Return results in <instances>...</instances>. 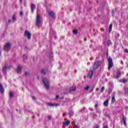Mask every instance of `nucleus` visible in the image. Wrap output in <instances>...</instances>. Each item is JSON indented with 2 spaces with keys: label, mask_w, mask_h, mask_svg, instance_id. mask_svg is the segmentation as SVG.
<instances>
[{
  "label": "nucleus",
  "mask_w": 128,
  "mask_h": 128,
  "mask_svg": "<svg viewBox=\"0 0 128 128\" xmlns=\"http://www.w3.org/2000/svg\"><path fill=\"white\" fill-rule=\"evenodd\" d=\"M42 82H43L46 88L48 90L50 88V82H48V80L46 79V78H42Z\"/></svg>",
  "instance_id": "1"
},
{
  "label": "nucleus",
  "mask_w": 128,
  "mask_h": 128,
  "mask_svg": "<svg viewBox=\"0 0 128 128\" xmlns=\"http://www.w3.org/2000/svg\"><path fill=\"white\" fill-rule=\"evenodd\" d=\"M100 64H102V61L95 62L93 66V70H96V68H98L100 66Z\"/></svg>",
  "instance_id": "2"
},
{
  "label": "nucleus",
  "mask_w": 128,
  "mask_h": 128,
  "mask_svg": "<svg viewBox=\"0 0 128 128\" xmlns=\"http://www.w3.org/2000/svg\"><path fill=\"white\" fill-rule=\"evenodd\" d=\"M40 16L38 14V13L36 16V26L38 28H40Z\"/></svg>",
  "instance_id": "3"
},
{
  "label": "nucleus",
  "mask_w": 128,
  "mask_h": 128,
  "mask_svg": "<svg viewBox=\"0 0 128 128\" xmlns=\"http://www.w3.org/2000/svg\"><path fill=\"white\" fill-rule=\"evenodd\" d=\"M12 47V44L10 42H7L4 46V50L6 52H8L10 50V48Z\"/></svg>",
  "instance_id": "4"
},
{
  "label": "nucleus",
  "mask_w": 128,
  "mask_h": 128,
  "mask_svg": "<svg viewBox=\"0 0 128 128\" xmlns=\"http://www.w3.org/2000/svg\"><path fill=\"white\" fill-rule=\"evenodd\" d=\"M108 70H110L112 68V66H114V64H112V59L111 58H109L108 59Z\"/></svg>",
  "instance_id": "5"
},
{
  "label": "nucleus",
  "mask_w": 128,
  "mask_h": 128,
  "mask_svg": "<svg viewBox=\"0 0 128 128\" xmlns=\"http://www.w3.org/2000/svg\"><path fill=\"white\" fill-rule=\"evenodd\" d=\"M24 36L28 38V40H30L32 38V34L28 31H25Z\"/></svg>",
  "instance_id": "6"
},
{
  "label": "nucleus",
  "mask_w": 128,
  "mask_h": 128,
  "mask_svg": "<svg viewBox=\"0 0 128 128\" xmlns=\"http://www.w3.org/2000/svg\"><path fill=\"white\" fill-rule=\"evenodd\" d=\"M48 14L50 16H51L52 18H56V14L54 12L52 11H50L48 12Z\"/></svg>",
  "instance_id": "7"
},
{
  "label": "nucleus",
  "mask_w": 128,
  "mask_h": 128,
  "mask_svg": "<svg viewBox=\"0 0 128 128\" xmlns=\"http://www.w3.org/2000/svg\"><path fill=\"white\" fill-rule=\"evenodd\" d=\"M70 124V121L68 120L66 122H63V128H64V126H68Z\"/></svg>",
  "instance_id": "8"
},
{
  "label": "nucleus",
  "mask_w": 128,
  "mask_h": 128,
  "mask_svg": "<svg viewBox=\"0 0 128 128\" xmlns=\"http://www.w3.org/2000/svg\"><path fill=\"white\" fill-rule=\"evenodd\" d=\"M22 66H18V68H17V72L18 74H22Z\"/></svg>",
  "instance_id": "9"
},
{
  "label": "nucleus",
  "mask_w": 128,
  "mask_h": 128,
  "mask_svg": "<svg viewBox=\"0 0 128 128\" xmlns=\"http://www.w3.org/2000/svg\"><path fill=\"white\" fill-rule=\"evenodd\" d=\"M32 12L34 13V10H36V5L34 4H31Z\"/></svg>",
  "instance_id": "10"
},
{
  "label": "nucleus",
  "mask_w": 128,
  "mask_h": 128,
  "mask_svg": "<svg viewBox=\"0 0 128 128\" xmlns=\"http://www.w3.org/2000/svg\"><path fill=\"white\" fill-rule=\"evenodd\" d=\"M92 74H94V72H92V70H90L88 74V77L89 78H92Z\"/></svg>",
  "instance_id": "11"
},
{
  "label": "nucleus",
  "mask_w": 128,
  "mask_h": 128,
  "mask_svg": "<svg viewBox=\"0 0 128 128\" xmlns=\"http://www.w3.org/2000/svg\"><path fill=\"white\" fill-rule=\"evenodd\" d=\"M6 68H8V66H4V67H3L2 72L4 74H6Z\"/></svg>",
  "instance_id": "12"
},
{
  "label": "nucleus",
  "mask_w": 128,
  "mask_h": 128,
  "mask_svg": "<svg viewBox=\"0 0 128 128\" xmlns=\"http://www.w3.org/2000/svg\"><path fill=\"white\" fill-rule=\"evenodd\" d=\"M121 76L120 72H118L116 76H114L115 78H118Z\"/></svg>",
  "instance_id": "13"
},
{
  "label": "nucleus",
  "mask_w": 128,
  "mask_h": 128,
  "mask_svg": "<svg viewBox=\"0 0 128 128\" xmlns=\"http://www.w3.org/2000/svg\"><path fill=\"white\" fill-rule=\"evenodd\" d=\"M104 106H108V100H106L104 102Z\"/></svg>",
  "instance_id": "14"
},
{
  "label": "nucleus",
  "mask_w": 128,
  "mask_h": 128,
  "mask_svg": "<svg viewBox=\"0 0 128 128\" xmlns=\"http://www.w3.org/2000/svg\"><path fill=\"white\" fill-rule=\"evenodd\" d=\"M9 96H10V98H12L14 97V92H12L10 91L9 92Z\"/></svg>",
  "instance_id": "15"
},
{
  "label": "nucleus",
  "mask_w": 128,
  "mask_h": 128,
  "mask_svg": "<svg viewBox=\"0 0 128 128\" xmlns=\"http://www.w3.org/2000/svg\"><path fill=\"white\" fill-rule=\"evenodd\" d=\"M76 89V86H73L70 90V92H74Z\"/></svg>",
  "instance_id": "16"
},
{
  "label": "nucleus",
  "mask_w": 128,
  "mask_h": 128,
  "mask_svg": "<svg viewBox=\"0 0 128 128\" xmlns=\"http://www.w3.org/2000/svg\"><path fill=\"white\" fill-rule=\"evenodd\" d=\"M4 90L2 86V85H0V92H1V94H4Z\"/></svg>",
  "instance_id": "17"
},
{
  "label": "nucleus",
  "mask_w": 128,
  "mask_h": 128,
  "mask_svg": "<svg viewBox=\"0 0 128 128\" xmlns=\"http://www.w3.org/2000/svg\"><path fill=\"white\" fill-rule=\"evenodd\" d=\"M112 24H110L109 26V32H112Z\"/></svg>",
  "instance_id": "18"
},
{
  "label": "nucleus",
  "mask_w": 128,
  "mask_h": 128,
  "mask_svg": "<svg viewBox=\"0 0 128 128\" xmlns=\"http://www.w3.org/2000/svg\"><path fill=\"white\" fill-rule=\"evenodd\" d=\"M114 102H116V98H114V96H113L112 98V102L114 103Z\"/></svg>",
  "instance_id": "19"
},
{
  "label": "nucleus",
  "mask_w": 128,
  "mask_h": 128,
  "mask_svg": "<svg viewBox=\"0 0 128 128\" xmlns=\"http://www.w3.org/2000/svg\"><path fill=\"white\" fill-rule=\"evenodd\" d=\"M47 104L48 106H54V104H52V103H48Z\"/></svg>",
  "instance_id": "20"
},
{
  "label": "nucleus",
  "mask_w": 128,
  "mask_h": 128,
  "mask_svg": "<svg viewBox=\"0 0 128 128\" xmlns=\"http://www.w3.org/2000/svg\"><path fill=\"white\" fill-rule=\"evenodd\" d=\"M12 20L13 22H16V14H14L12 16Z\"/></svg>",
  "instance_id": "21"
},
{
  "label": "nucleus",
  "mask_w": 128,
  "mask_h": 128,
  "mask_svg": "<svg viewBox=\"0 0 128 128\" xmlns=\"http://www.w3.org/2000/svg\"><path fill=\"white\" fill-rule=\"evenodd\" d=\"M73 33L74 34H78V30H74L73 31Z\"/></svg>",
  "instance_id": "22"
},
{
  "label": "nucleus",
  "mask_w": 128,
  "mask_h": 128,
  "mask_svg": "<svg viewBox=\"0 0 128 128\" xmlns=\"http://www.w3.org/2000/svg\"><path fill=\"white\" fill-rule=\"evenodd\" d=\"M84 89L86 90H90V86H87L86 87H85Z\"/></svg>",
  "instance_id": "23"
},
{
  "label": "nucleus",
  "mask_w": 128,
  "mask_h": 128,
  "mask_svg": "<svg viewBox=\"0 0 128 128\" xmlns=\"http://www.w3.org/2000/svg\"><path fill=\"white\" fill-rule=\"evenodd\" d=\"M93 128H100V126L96 124L94 126Z\"/></svg>",
  "instance_id": "24"
},
{
  "label": "nucleus",
  "mask_w": 128,
  "mask_h": 128,
  "mask_svg": "<svg viewBox=\"0 0 128 128\" xmlns=\"http://www.w3.org/2000/svg\"><path fill=\"white\" fill-rule=\"evenodd\" d=\"M122 82H124V84L126 82V79H123L121 80Z\"/></svg>",
  "instance_id": "25"
},
{
  "label": "nucleus",
  "mask_w": 128,
  "mask_h": 128,
  "mask_svg": "<svg viewBox=\"0 0 128 128\" xmlns=\"http://www.w3.org/2000/svg\"><path fill=\"white\" fill-rule=\"evenodd\" d=\"M124 92H125V94H128V88H125Z\"/></svg>",
  "instance_id": "26"
},
{
  "label": "nucleus",
  "mask_w": 128,
  "mask_h": 128,
  "mask_svg": "<svg viewBox=\"0 0 128 128\" xmlns=\"http://www.w3.org/2000/svg\"><path fill=\"white\" fill-rule=\"evenodd\" d=\"M24 75L26 76H30V73H28V72H26Z\"/></svg>",
  "instance_id": "27"
},
{
  "label": "nucleus",
  "mask_w": 128,
  "mask_h": 128,
  "mask_svg": "<svg viewBox=\"0 0 128 128\" xmlns=\"http://www.w3.org/2000/svg\"><path fill=\"white\" fill-rule=\"evenodd\" d=\"M46 70H42V74H46Z\"/></svg>",
  "instance_id": "28"
},
{
  "label": "nucleus",
  "mask_w": 128,
  "mask_h": 128,
  "mask_svg": "<svg viewBox=\"0 0 128 128\" xmlns=\"http://www.w3.org/2000/svg\"><path fill=\"white\" fill-rule=\"evenodd\" d=\"M104 87H102L101 88V92H104Z\"/></svg>",
  "instance_id": "29"
},
{
  "label": "nucleus",
  "mask_w": 128,
  "mask_h": 128,
  "mask_svg": "<svg viewBox=\"0 0 128 128\" xmlns=\"http://www.w3.org/2000/svg\"><path fill=\"white\" fill-rule=\"evenodd\" d=\"M122 120H123L124 122H126V117L123 116V117H122Z\"/></svg>",
  "instance_id": "30"
},
{
  "label": "nucleus",
  "mask_w": 128,
  "mask_h": 128,
  "mask_svg": "<svg viewBox=\"0 0 128 128\" xmlns=\"http://www.w3.org/2000/svg\"><path fill=\"white\" fill-rule=\"evenodd\" d=\"M124 52L128 54V49H124Z\"/></svg>",
  "instance_id": "31"
},
{
  "label": "nucleus",
  "mask_w": 128,
  "mask_h": 128,
  "mask_svg": "<svg viewBox=\"0 0 128 128\" xmlns=\"http://www.w3.org/2000/svg\"><path fill=\"white\" fill-rule=\"evenodd\" d=\"M103 128H108V126H104Z\"/></svg>",
  "instance_id": "32"
},
{
  "label": "nucleus",
  "mask_w": 128,
  "mask_h": 128,
  "mask_svg": "<svg viewBox=\"0 0 128 128\" xmlns=\"http://www.w3.org/2000/svg\"><path fill=\"white\" fill-rule=\"evenodd\" d=\"M54 106H60V104H54Z\"/></svg>",
  "instance_id": "33"
},
{
  "label": "nucleus",
  "mask_w": 128,
  "mask_h": 128,
  "mask_svg": "<svg viewBox=\"0 0 128 128\" xmlns=\"http://www.w3.org/2000/svg\"><path fill=\"white\" fill-rule=\"evenodd\" d=\"M48 120H50L52 118V116H48Z\"/></svg>",
  "instance_id": "34"
},
{
  "label": "nucleus",
  "mask_w": 128,
  "mask_h": 128,
  "mask_svg": "<svg viewBox=\"0 0 128 128\" xmlns=\"http://www.w3.org/2000/svg\"><path fill=\"white\" fill-rule=\"evenodd\" d=\"M56 100H58V96L57 95V96H56Z\"/></svg>",
  "instance_id": "35"
},
{
  "label": "nucleus",
  "mask_w": 128,
  "mask_h": 128,
  "mask_svg": "<svg viewBox=\"0 0 128 128\" xmlns=\"http://www.w3.org/2000/svg\"><path fill=\"white\" fill-rule=\"evenodd\" d=\"M98 104H95V108H98Z\"/></svg>",
  "instance_id": "36"
},
{
  "label": "nucleus",
  "mask_w": 128,
  "mask_h": 128,
  "mask_svg": "<svg viewBox=\"0 0 128 128\" xmlns=\"http://www.w3.org/2000/svg\"><path fill=\"white\" fill-rule=\"evenodd\" d=\"M75 128H80V126H75Z\"/></svg>",
  "instance_id": "37"
},
{
  "label": "nucleus",
  "mask_w": 128,
  "mask_h": 128,
  "mask_svg": "<svg viewBox=\"0 0 128 128\" xmlns=\"http://www.w3.org/2000/svg\"><path fill=\"white\" fill-rule=\"evenodd\" d=\"M20 16H22V12H20Z\"/></svg>",
  "instance_id": "38"
},
{
  "label": "nucleus",
  "mask_w": 128,
  "mask_h": 128,
  "mask_svg": "<svg viewBox=\"0 0 128 128\" xmlns=\"http://www.w3.org/2000/svg\"><path fill=\"white\" fill-rule=\"evenodd\" d=\"M72 114H74V113H73V112H72V114L70 113V116H72Z\"/></svg>",
  "instance_id": "39"
},
{
  "label": "nucleus",
  "mask_w": 128,
  "mask_h": 128,
  "mask_svg": "<svg viewBox=\"0 0 128 128\" xmlns=\"http://www.w3.org/2000/svg\"><path fill=\"white\" fill-rule=\"evenodd\" d=\"M63 116H66V113H64Z\"/></svg>",
  "instance_id": "40"
},
{
  "label": "nucleus",
  "mask_w": 128,
  "mask_h": 128,
  "mask_svg": "<svg viewBox=\"0 0 128 128\" xmlns=\"http://www.w3.org/2000/svg\"><path fill=\"white\" fill-rule=\"evenodd\" d=\"M124 122V126H126V122Z\"/></svg>",
  "instance_id": "41"
},
{
  "label": "nucleus",
  "mask_w": 128,
  "mask_h": 128,
  "mask_svg": "<svg viewBox=\"0 0 128 128\" xmlns=\"http://www.w3.org/2000/svg\"><path fill=\"white\" fill-rule=\"evenodd\" d=\"M22 0H20V2L22 4Z\"/></svg>",
  "instance_id": "42"
},
{
  "label": "nucleus",
  "mask_w": 128,
  "mask_h": 128,
  "mask_svg": "<svg viewBox=\"0 0 128 128\" xmlns=\"http://www.w3.org/2000/svg\"><path fill=\"white\" fill-rule=\"evenodd\" d=\"M32 98H33V100H36V97L33 96V97H32Z\"/></svg>",
  "instance_id": "43"
},
{
  "label": "nucleus",
  "mask_w": 128,
  "mask_h": 128,
  "mask_svg": "<svg viewBox=\"0 0 128 128\" xmlns=\"http://www.w3.org/2000/svg\"><path fill=\"white\" fill-rule=\"evenodd\" d=\"M121 64H124V62L122 61H121Z\"/></svg>",
  "instance_id": "44"
},
{
  "label": "nucleus",
  "mask_w": 128,
  "mask_h": 128,
  "mask_svg": "<svg viewBox=\"0 0 128 128\" xmlns=\"http://www.w3.org/2000/svg\"><path fill=\"white\" fill-rule=\"evenodd\" d=\"M8 22H10V20H8Z\"/></svg>",
  "instance_id": "45"
},
{
  "label": "nucleus",
  "mask_w": 128,
  "mask_h": 128,
  "mask_svg": "<svg viewBox=\"0 0 128 128\" xmlns=\"http://www.w3.org/2000/svg\"><path fill=\"white\" fill-rule=\"evenodd\" d=\"M114 13L113 12H112V14H114Z\"/></svg>",
  "instance_id": "46"
},
{
  "label": "nucleus",
  "mask_w": 128,
  "mask_h": 128,
  "mask_svg": "<svg viewBox=\"0 0 128 128\" xmlns=\"http://www.w3.org/2000/svg\"><path fill=\"white\" fill-rule=\"evenodd\" d=\"M84 40H86V38H84Z\"/></svg>",
  "instance_id": "47"
},
{
  "label": "nucleus",
  "mask_w": 128,
  "mask_h": 128,
  "mask_svg": "<svg viewBox=\"0 0 128 128\" xmlns=\"http://www.w3.org/2000/svg\"><path fill=\"white\" fill-rule=\"evenodd\" d=\"M92 90H94L92 89V90H91V92H92Z\"/></svg>",
  "instance_id": "48"
},
{
  "label": "nucleus",
  "mask_w": 128,
  "mask_h": 128,
  "mask_svg": "<svg viewBox=\"0 0 128 128\" xmlns=\"http://www.w3.org/2000/svg\"><path fill=\"white\" fill-rule=\"evenodd\" d=\"M75 72H76V70H75Z\"/></svg>",
  "instance_id": "49"
},
{
  "label": "nucleus",
  "mask_w": 128,
  "mask_h": 128,
  "mask_svg": "<svg viewBox=\"0 0 128 128\" xmlns=\"http://www.w3.org/2000/svg\"><path fill=\"white\" fill-rule=\"evenodd\" d=\"M108 44H110V43L108 42Z\"/></svg>",
  "instance_id": "50"
},
{
  "label": "nucleus",
  "mask_w": 128,
  "mask_h": 128,
  "mask_svg": "<svg viewBox=\"0 0 128 128\" xmlns=\"http://www.w3.org/2000/svg\"><path fill=\"white\" fill-rule=\"evenodd\" d=\"M108 44H110V43L108 42Z\"/></svg>",
  "instance_id": "51"
},
{
  "label": "nucleus",
  "mask_w": 128,
  "mask_h": 128,
  "mask_svg": "<svg viewBox=\"0 0 128 128\" xmlns=\"http://www.w3.org/2000/svg\"><path fill=\"white\" fill-rule=\"evenodd\" d=\"M91 60H92V58H91Z\"/></svg>",
  "instance_id": "52"
}]
</instances>
